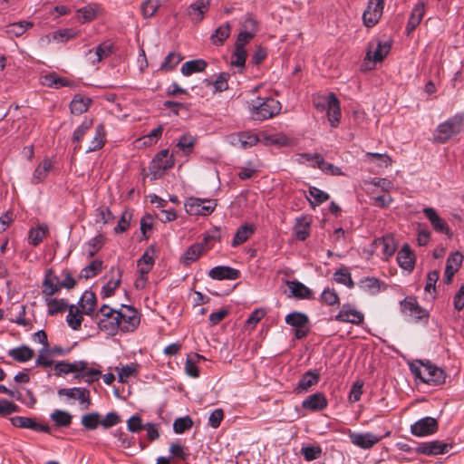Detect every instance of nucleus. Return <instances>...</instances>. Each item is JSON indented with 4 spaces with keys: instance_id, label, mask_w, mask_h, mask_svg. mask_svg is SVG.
<instances>
[{
    "instance_id": "obj_1",
    "label": "nucleus",
    "mask_w": 464,
    "mask_h": 464,
    "mask_svg": "<svg viewBox=\"0 0 464 464\" xmlns=\"http://www.w3.org/2000/svg\"><path fill=\"white\" fill-rule=\"evenodd\" d=\"M94 316L99 330L109 336L116 335L119 331L133 332L140 322L138 311L132 306L124 304L119 310L103 304Z\"/></svg>"
},
{
    "instance_id": "obj_2",
    "label": "nucleus",
    "mask_w": 464,
    "mask_h": 464,
    "mask_svg": "<svg viewBox=\"0 0 464 464\" xmlns=\"http://www.w3.org/2000/svg\"><path fill=\"white\" fill-rule=\"evenodd\" d=\"M410 370L416 378L429 385L438 386L445 382V372L430 361H415L411 363Z\"/></svg>"
},
{
    "instance_id": "obj_3",
    "label": "nucleus",
    "mask_w": 464,
    "mask_h": 464,
    "mask_svg": "<svg viewBox=\"0 0 464 464\" xmlns=\"http://www.w3.org/2000/svg\"><path fill=\"white\" fill-rule=\"evenodd\" d=\"M251 116L256 121H265L277 115L281 111V103L272 97H258L252 101Z\"/></svg>"
},
{
    "instance_id": "obj_4",
    "label": "nucleus",
    "mask_w": 464,
    "mask_h": 464,
    "mask_svg": "<svg viewBox=\"0 0 464 464\" xmlns=\"http://www.w3.org/2000/svg\"><path fill=\"white\" fill-rule=\"evenodd\" d=\"M314 107L319 111H326L328 121L333 128H336L341 120V106L336 95L333 92L319 96L314 100Z\"/></svg>"
},
{
    "instance_id": "obj_5",
    "label": "nucleus",
    "mask_w": 464,
    "mask_h": 464,
    "mask_svg": "<svg viewBox=\"0 0 464 464\" xmlns=\"http://www.w3.org/2000/svg\"><path fill=\"white\" fill-rule=\"evenodd\" d=\"M463 129L464 115L456 114L438 125L434 140L439 143H446L450 138L459 134Z\"/></svg>"
},
{
    "instance_id": "obj_6",
    "label": "nucleus",
    "mask_w": 464,
    "mask_h": 464,
    "mask_svg": "<svg viewBox=\"0 0 464 464\" xmlns=\"http://www.w3.org/2000/svg\"><path fill=\"white\" fill-rule=\"evenodd\" d=\"M185 210L191 216H208L216 208L215 199H203L198 198H188L185 204Z\"/></svg>"
},
{
    "instance_id": "obj_7",
    "label": "nucleus",
    "mask_w": 464,
    "mask_h": 464,
    "mask_svg": "<svg viewBox=\"0 0 464 464\" xmlns=\"http://www.w3.org/2000/svg\"><path fill=\"white\" fill-rule=\"evenodd\" d=\"M213 240H215L214 236L206 235L201 242L191 245L182 256V263L185 266H188L198 260L204 252L212 247L210 242Z\"/></svg>"
},
{
    "instance_id": "obj_8",
    "label": "nucleus",
    "mask_w": 464,
    "mask_h": 464,
    "mask_svg": "<svg viewBox=\"0 0 464 464\" xmlns=\"http://www.w3.org/2000/svg\"><path fill=\"white\" fill-rule=\"evenodd\" d=\"M285 323L295 328V337L298 340L307 336L310 328L308 316L301 312H292L285 316Z\"/></svg>"
},
{
    "instance_id": "obj_9",
    "label": "nucleus",
    "mask_w": 464,
    "mask_h": 464,
    "mask_svg": "<svg viewBox=\"0 0 464 464\" xmlns=\"http://www.w3.org/2000/svg\"><path fill=\"white\" fill-rule=\"evenodd\" d=\"M173 165L174 160L172 156L169 154V150H162L152 160L150 171L153 179H156L160 178L167 169H171Z\"/></svg>"
},
{
    "instance_id": "obj_10",
    "label": "nucleus",
    "mask_w": 464,
    "mask_h": 464,
    "mask_svg": "<svg viewBox=\"0 0 464 464\" xmlns=\"http://www.w3.org/2000/svg\"><path fill=\"white\" fill-rule=\"evenodd\" d=\"M383 8V0H368L367 7L362 14L364 26L372 28L377 24L382 15Z\"/></svg>"
},
{
    "instance_id": "obj_11",
    "label": "nucleus",
    "mask_w": 464,
    "mask_h": 464,
    "mask_svg": "<svg viewBox=\"0 0 464 464\" xmlns=\"http://www.w3.org/2000/svg\"><path fill=\"white\" fill-rule=\"evenodd\" d=\"M348 437L350 441L356 447L362 450H370L376 445L383 436H377L371 432H355L351 430H348ZM390 431H388L384 437H388Z\"/></svg>"
},
{
    "instance_id": "obj_12",
    "label": "nucleus",
    "mask_w": 464,
    "mask_h": 464,
    "mask_svg": "<svg viewBox=\"0 0 464 464\" xmlns=\"http://www.w3.org/2000/svg\"><path fill=\"white\" fill-rule=\"evenodd\" d=\"M401 309L403 314L411 316L415 321L427 322L429 319V312L421 307L415 297L408 296L401 302Z\"/></svg>"
},
{
    "instance_id": "obj_13",
    "label": "nucleus",
    "mask_w": 464,
    "mask_h": 464,
    "mask_svg": "<svg viewBox=\"0 0 464 464\" xmlns=\"http://www.w3.org/2000/svg\"><path fill=\"white\" fill-rule=\"evenodd\" d=\"M57 395L68 399L78 401L83 409H89L91 402L90 391L83 387L61 388L57 391Z\"/></svg>"
},
{
    "instance_id": "obj_14",
    "label": "nucleus",
    "mask_w": 464,
    "mask_h": 464,
    "mask_svg": "<svg viewBox=\"0 0 464 464\" xmlns=\"http://www.w3.org/2000/svg\"><path fill=\"white\" fill-rule=\"evenodd\" d=\"M300 160L302 162H304V161L311 162V165L313 167H317L322 171H324L327 174H331V175H334V176L343 175V172L339 167L334 166L332 163L325 161L321 154L304 153V154L300 155Z\"/></svg>"
},
{
    "instance_id": "obj_15",
    "label": "nucleus",
    "mask_w": 464,
    "mask_h": 464,
    "mask_svg": "<svg viewBox=\"0 0 464 464\" xmlns=\"http://www.w3.org/2000/svg\"><path fill=\"white\" fill-rule=\"evenodd\" d=\"M438 429L439 423L436 419L424 417L411 426V432L416 437H425L436 433Z\"/></svg>"
},
{
    "instance_id": "obj_16",
    "label": "nucleus",
    "mask_w": 464,
    "mask_h": 464,
    "mask_svg": "<svg viewBox=\"0 0 464 464\" xmlns=\"http://www.w3.org/2000/svg\"><path fill=\"white\" fill-rule=\"evenodd\" d=\"M392 41L377 40L369 44L366 57L375 63L382 62L390 53Z\"/></svg>"
},
{
    "instance_id": "obj_17",
    "label": "nucleus",
    "mask_w": 464,
    "mask_h": 464,
    "mask_svg": "<svg viewBox=\"0 0 464 464\" xmlns=\"http://www.w3.org/2000/svg\"><path fill=\"white\" fill-rule=\"evenodd\" d=\"M452 446L440 440H431L420 443L415 449L414 452L426 456H434L449 452Z\"/></svg>"
},
{
    "instance_id": "obj_18",
    "label": "nucleus",
    "mask_w": 464,
    "mask_h": 464,
    "mask_svg": "<svg viewBox=\"0 0 464 464\" xmlns=\"http://www.w3.org/2000/svg\"><path fill=\"white\" fill-rule=\"evenodd\" d=\"M334 319L338 322L360 324L363 322L364 315L351 304H344L339 313L335 315Z\"/></svg>"
},
{
    "instance_id": "obj_19",
    "label": "nucleus",
    "mask_w": 464,
    "mask_h": 464,
    "mask_svg": "<svg viewBox=\"0 0 464 464\" xmlns=\"http://www.w3.org/2000/svg\"><path fill=\"white\" fill-rule=\"evenodd\" d=\"M373 246L385 260L392 256L396 251V242L394 237L391 235L376 238L373 241Z\"/></svg>"
},
{
    "instance_id": "obj_20",
    "label": "nucleus",
    "mask_w": 464,
    "mask_h": 464,
    "mask_svg": "<svg viewBox=\"0 0 464 464\" xmlns=\"http://www.w3.org/2000/svg\"><path fill=\"white\" fill-rule=\"evenodd\" d=\"M328 406V400L323 392H314L308 395L302 401V408L311 412H317Z\"/></svg>"
},
{
    "instance_id": "obj_21",
    "label": "nucleus",
    "mask_w": 464,
    "mask_h": 464,
    "mask_svg": "<svg viewBox=\"0 0 464 464\" xmlns=\"http://www.w3.org/2000/svg\"><path fill=\"white\" fill-rule=\"evenodd\" d=\"M61 290V281L59 277L48 269L45 272L44 278L42 284V293L44 296H53Z\"/></svg>"
},
{
    "instance_id": "obj_22",
    "label": "nucleus",
    "mask_w": 464,
    "mask_h": 464,
    "mask_svg": "<svg viewBox=\"0 0 464 464\" xmlns=\"http://www.w3.org/2000/svg\"><path fill=\"white\" fill-rule=\"evenodd\" d=\"M208 276L213 280H237L240 277V271L227 266H218L208 271Z\"/></svg>"
},
{
    "instance_id": "obj_23",
    "label": "nucleus",
    "mask_w": 464,
    "mask_h": 464,
    "mask_svg": "<svg viewBox=\"0 0 464 464\" xmlns=\"http://www.w3.org/2000/svg\"><path fill=\"white\" fill-rule=\"evenodd\" d=\"M11 423L17 428L30 429L34 431L50 432V427L45 424L37 423L34 420L24 416H14L11 419Z\"/></svg>"
},
{
    "instance_id": "obj_24",
    "label": "nucleus",
    "mask_w": 464,
    "mask_h": 464,
    "mask_svg": "<svg viewBox=\"0 0 464 464\" xmlns=\"http://www.w3.org/2000/svg\"><path fill=\"white\" fill-rule=\"evenodd\" d=\"M245 30L241 31L238 35L235 44V47L237 48H245L246 44H247L256 35L257 31L256 22L248 18L244 23Z\"/></svg>"
},
{
    "instance_id": "obj_25",
    "label": "nucleus",
    "mask_w": 464,
    "mask_h": 464,
    "mask_svg": "<svg viewBox=\"0 0 464 464\" xmlns=\"http://www.w3.org/2000/svg\"><path fill=\"white\" fill-rule=\"evenodd\" d=\"M398 265L404 270L412 271L415 265V256L410 246L405 244L397 254Z\"/></svg>"
},
{
    "instance_id": "obj_26",
    "label": "nucleus",
    "mask_w": 464,
    "mask_h": 464,
    "mask_svg": "<svg viewBox=\"0 0 464 464\" xmlns=\"http://www.w3.org/2000/svg\"><path fill=\"white\" fill-rule=\"evenodd\" d=\"M424 216L429 219L432 227L440 232L446 235L450 234V228L447 222L442 219L432 208H425L423 209Z\"/></svg>"
},
{
    "instance_id": "obj_27",
    "label": "nucleus",
    "mask_w": 464,
    "mask_h": 464,
    "mask_svg": "<svg viewBox=\"0 0 464 464\" xmlns=\"http://www.w3.org/2000/svg\"><path fill=\"white\" fill-rule=\"evenodd\" d=\"M208 6L209 0H196L188 7V14L193 22H201Z\"/></svg>"
},
{
    "instance_id": "obj_28",
    "label": "nucleus",
    "mask_w": 464,
    "mask_h": 464,
    "mask_svg": "<svg viewBox=\"0 0 464 464\" xmlns=\"http://www.w3.org/2000/svg\"><path fill=\"white\" fill-rule=\"evenodd\" d=\"M154 253V247L150 246L137 261L139 274L148 275L151 271L155 263Z\"/></svg>"
},
{
    "instance_id": "obj_29",
    "label": "nucleus",
    "mask_w": 464,
    "mask_h": 464,
    "mask_svg": "<svg viewBox=\"0 0 464 464\" xmlns=\"http://www.w3.org/2000/svg\"><path fill=\"white\" fill-rule=\"evenodd\" d=\"M80 32L72 28L59 29L51 34H47L43 40L46 43L55 41L58 43H65L71 39L76 38Z\"/></svg>"
},
{
    "instance_id": "obj_30",
    "label": "nucleus",
    "mask_w": 464,
    "mask_h": 464,
    "mask_svg": "<svg viewBox=\"0 0 464 464\" xmlns=\"http://www.w3.org/2000/svg\"><path fill=\"white\" fill-rule=\"evenodd\" d=\"M53 161L49 158H45L34 169L32 177V183L38 184L43 182L48 176L49 172L53 169Z\"/></svg>"
},
{
    "instance_id": "obj_31",
    "label": "nucleus",
    "mask_w": 464,
    "mask_h": 464,
    "mask_svg": "<svg viewBox=\"0 0 464 464\" xmlns=\"http://www.w3.org/2000/svg\"><path fill=\"white\" fill-rule=\"evenodd\" d=\"M319 380V373L308 371L300 378L295 390L298 393L306 392L311 387L316 385Z\"/></svg>"
},
{
    "instance_id": "obj_32",
    "label": "nucleus",
    "mask_w": 464,
    "mask_h": 464,
    "mask_svg": "<svg viewBox=\"0 0 464 464\" xmlns=\"http://www.w3.org/2000/svg\"><path fill=\"white\" fill-rule=\"evenodd\" d=\"M311 219L308 217L296 218L294 233L298 240L304 241L310 235Z\"/></svg>"
},
{
    "instance_id": "obj_33",
    "label": "nucleus",
    "mask_w": 464,
    "mask_h": 464,
    "mask_svg": "<svg viewBox=\"0 0 464 464\" xmlns=\"http://www.w3.org/2000/svg\"><path fill=\"white\" fill-rule=\"evenodd\" d=\"M92 119L85 118L82 122L74 130L72 137V142L76 143L74 150H79L81 149L80 143L82 140L84 135L92 129Z\"/></svg>"
},
{
    "instance_id": "obj_34",
    "label": "nucleus",
    "mask_w": 464,
    "mask_h": 464,
    "mask_svg": "<svg viewBox=\"0 0 464 464\" xmlns=\"http://www.w3.org/2000/svg\"><path fill=\"white\" fill-rule=\"evenodd\" d=\"M425 14V5L423 3H420L414 6L411 11V16L407 23L406 30L408 34H411L412 31L416 29V27L420 24Z\"/></svg>"
},
{
    "instance_id": "obj_35",
    "label": "nucleus",
    "mask_w": 464,
    "mask_h": 464,
    "mask_svg": "<svg viewBox=\"0 0 464 464\" xmlns=\"http://www.w3.org/2000/svg\"><path fill=\"white\" fill-rule=\"evenodd\" d=\"M101 9L97 5H88L77 9V18L82 24L93 21L100 14Z\"/></svg>"
},
{
    "instance_id": "obj_36",
    "label": "nucleus",
    "mask_w": 464,
    "mask_h": 464,
    "mask_svg": "<svg viewBox=\"0 0 464 464\" xmlns=\"http://www.w3.org/2000/svg\"><path fill=\"white\" fill-rule=\"evenodd\" d=\"M208 63L203 59H195L184 63L181 66L180 72L184 76H189L193 73H198L205 71Z\"/></svg>"
},
{
    "instance_id": "obj_37",
    "label": "nucleus",
    "mask_w": 464,
    "mask_h": 464,
    "mask_svg": "<svg viewBox=\"0 0 464 464\" xmlns=\"http://www.w3.org/2000/svg\"><path fill=\"white\" fill-rule=\"evenodd\" d=\"M463 256L459 252H455L448 257L445 268L446 281L450 282L454 274L458 271L462 263Z\"/></svg>"
},
{
    "instance_id": "obj_38",
    "label": "nucleus",
    "mask_w": 464,
    "mask_h": 464,
    "mask_svg": "<svg viewBox=\"0 0 464 464\" xmlns=\"http://www.w3.org/2000/svg\"><path fill=\"white\" fill-rule=\"evenodd\" d=\"M34 355V350L26 345H22L8 351V356L19 362H26L33 359Z\"/></svg>"
},
{
    "instance_id": "obj_39",
    "label": "nucleus",
    "mask_w": 464,
    "mask_h": 464,
    "mask_svg": "<svg viewBox=\"0 0 464 464\" xmlns=\"http://www.w3.org/2000/svg\"><path fill=\"white\" fill-rule=\"evenodd\" d=\"M255 232V226L252 225V224H245V225H242L240 226L233 239H232V246L236 247V246H238L239 245L243 244L244 242H246Z\"/></svg>"
},
{
    "instance_id": "obj_40",
    "label": "nucleus",
    "mask_w": 464,
    "mask_h": 464,
    "mask_svg": "<svg viewBox=\"0 0 464 464\" xmlns=\"http://www.w3.org/2000/svg\"><path fill=\"white\" fill-rule=\"evenodd\" d=\"M106 130L103 124H98L95 128V133L92 140L90 142L87 153L96 151L103 147L105 144Z\"/></svg>"
},
{
    "instance_id": "obj_41",
    "label": "nucleus",
    "mask_w": 464,
    "mask_h": 464,
    "mask_svg": "<svg viewBox=\"0 0 464 464\" xmlns=\"http://www.w3.org/2000/svg\"><path fill=\"white\" fill-rule=\"evenodd\" d=\"M41 83L49 88L59 89L64 86H71V82L63 77H59L56 73H48L41 77Z\"/></svg>"
},
{
    "instance_id": "obj_42",
    "label": "nucleus",
    "mask_w": 464,
    "mask_h": 464,
    "mask_svg": "<svg viewBox=\"0 0 464 464\" xmlns=\"http://www.w3.org/2000/svg\"><path fill=\"white\" fill-rule=\"evenodd\" d=\"M205 360L206 358L198 353H192L188 355L185 362V372L192 378H198L199 376V369L198 367V363L200 361Z\"/></svg>"
},
{
    "instance_id": "obj_43",
    "label": "nucleus",
    "mask_w": 464,
    "mask_h": 464,
    "mask_svg": "<svg viewBox=\"0 0 464 464\" xmlns=\"http://www.w3.org/2000/svg\"><path fill=\"white\" fill-rule=\"evenodd\" d=\"M92 100L82 95H75L70 103V110L72 114L81 115L87 111Z\"/></svg>"
},
{
    "instance_id": "obj_44",
    "label": "nucleus",
    "mask_w": 464,
    "mask_h": 464,
    "mask_svg": "<svg viewBox=\"0 0 464 464\" xmlns=\"http://www.w3.org/2000/svg\"><path fill=\"white\" fill-rule=\"evenodd\" d=\"M81 310L87 315H93L96 309V296L92 292H85L79 301Z\"/></svg>"
},
{
    "instance_id": "obj_45",
    "label": "nucleus",
    "mask_w": 464,
    "mask_h": 464,
    "mask_svg": "<svg viewBox=\"0 0 464 464\" xmlns=\"http://www.w3.org/2000/svg\"><path fill=\"white\" fill-rule=\"evenodd\" d=\"M287 285L293 296L300 299H311L312 291L299 281H288Z\"/></svg>"
},
{
    "instance_id": "obj_46",
    "label": "nucleus",
    "mask_w": 464,
    "mask_h": 464,
    "mask_svg": "<svg viewBox=\"0 0 464 464\" xmlns=\"http://www.w3.org/2000/svg\"><path fill=\"white\" fill-rule=\"evenodd\" d=\"M231 27L229 23H225L218 26L210 36L212 44L216 46L222 45L229 37Z\"/></svg>"
},
{
    "instance_id": "obj_47",
    "label": "nucleus",
    "mask_w": 464,
    "mask_h": 464,
    "mask_svg": "<svg viewBox=\"0 0 464 464\" xmlns=\"http://www.w3.org/2000/svg\"><path fill=\"white\" fill-rule=\"evenodd\" d=\"M44 297L48 308V314L50 315H54L59 313L65 312L69 308V305L64 299L53 298L52 296Z\"/></svg>"
},
{
    "instance_id": "obj_48",
    "label": "nucleus",
    "mask_w": 464,
    "mask_h": 464,
    "mask_svg": "<svg viewBox=\"0 0 464 464\" xmlns=\"http://www.w3.org/2000/svg\"><path fill=\"white\" fill-rule=\"evenodd\" d=\"M68 310V314L66 317V322L68 325L73 329L78 330L81 328L82 318V312L75 305H70Z\"/></svg>"
},
{
    "instance_id": "obj_49",
    "label": "nucleus",
    "mask_w": 464,
    "mask_h": 464,
    "mask_svg": "<svg viewBox=\"0 0 464 464\" xmlns=\"http://www.w3.org/2000/svg\"><path fill=\"white\" fill-rule=\"evenodd\" d=\"M305 196L313 207L321 205L329 198L328 193L315 187H309L308 195Z\"/></svg>"
},
{
    "instance_id": "obj_50",
    "label": "nucleus",
    "mask_w": 464,
    "mask_h": 464,
    "mask_svg": "<svg viewBox=\"0 0 464 464\" xmlns=\"http://www.w3.org/2000/svg\"><path fill=\"white\" fill-rule=\"evenodd\" d=\"M48 228L45 225H39L29 230L28 241L33 246H38L46 237Z\"/></svg>"
},
{
    "instance_id": "obj_51",
    "label": "nucleus",
    "mask_w": 464,
    "mask_h": 464,
    "mask_svg": "<svg viewBox=\"0 0 464 464\" xmlns=\"http://www.w3.org/2000/svg\"><path fill=\"white\" fill-rule=\"evenodd\" d=\"M50 418L59 427H69L72 420L71 413L62 410H54Z\"/></svg>"
},
{
    "instance_id": "obj_52",
    "label": "nucleus",
    "mask_w": 464,
    "mask_h": 464,
    "mask_svg": "<svg viewBox=\"0 0 464 464\" xmlns=\"http://www.w3.org/2000/svg\"><path fill=\"white\" fill-rule=\"evenodd\" d=\"M334 279L336 283L343 285L352 289L354 287V282L352 279L351 273L347 267H341L334 274Z\"/></svg>"
},
{
    "instance_id": "obj_53",
    "label": "nucleus",
    "mask_w": 464,
    "mask_h": 464,
    "mask_svg": "<svg viewBox=\"0 0 464 464\" xmlns=\"http://www.w3.org/2000/svg\"><path fill=\"white\" fill-rule=\"evenodd\" d=\"M34 24L32 22L19 21L9 24L6 28V33L10 36L18 37L24 34Z\"/></svg>"
},
{
    "instance_id": "obj_54",
    "label": "nucleus",
    "mask_w": 464,
    "mask_h": 464,
    "mask_svg": "<svg viewBox=\"0 0 464 464\" xmlns=\"http://www.w3.org/2000/svg\"><path fill=\"white\" fill-rule=\"evenodd\" d=\"M182 56L176 52H170L163 60L160 64V70L169 72L174 70L177 65L181 62Z\"/></svg>"
},
{
    "instance_id": "obj_55",
    "label": "nucleus",
    "mask_w": 464,
    "mask_h": 464,
    "mask_svg": "<svg viewBox=\"0 0 464 464\" xmlns=\"http://www.w3.org/2000/svg\"><path fill=\"white\" fill-rule=\"evenodd\" d=\"M359 287L367 294L374 295L380 291V281L375 277H365L359 282Z\"/></svg>"
},
{
    "instance_id": "obj_56",
    "label": "nucleus",
    "mask_w": 464,
    "mask_h": 464,
    "mask_svg": "<svg viewBox=\"0 0 464 464\" xmlns=\"http://www.w3.org/2000/svg\"><path fill=\"white\" fill-rule=\"evenodd\" d=\"M246 56L247 53L246 48L235 47L230 60L231 66L239 68V70L242 71L246 64Z\"/></svg>"
},
{
    "instance_id": "obj_57",
    "label": "nucleus",
    "mask_w": 464,
    "mask_h": 464,
    "mask_svg": "<svg viewBox=\"0 0 464 464\" xmlns=\"http://www.w3.org/2000/svg\"><path fill=\"white\" fill-rule=\"evenodd\" d=\"M365 161L376 163L378 167H388L392 163L391 158L387 154L367 152Z\"/></svg>"
},
{
    "instance_id": "obj_58",
    "label": "nucleus",
    "mask_w": 464,
    "mask_h": 464,
    "mask_svg": "<svg viewBox=\"0 0 464 464\" xmlns=\"http://www.w3.org/2000/svg\"><path fill=\"white\" fill-rule=\"evenodd\" d=\"M160 6V0H145L140 5L142 16L144 18L152 17Z\"/></svg>"
},
{
    "instance_id": "obj_59",
    "label": "nucleus",
    "mask_w": 464,
    "mask_h": 464,
    "mask_svg": "<svg viewBox=\"0 0 464 464\" xmlns=\"http://www.w3.org/2000/svg\"><path fill=\"white\" fill-rule=\"evenodd\" d=\"M117 276L112 277L102 286V297H110L114 294L115 289L120 285L121 283V271L117 270Z\"/></svg>"
},
{
    "instance_id": "obj_60",
    "label": "nucleus",
    "mask_w": 464,
    "mask_h": 464,
    "mask_svg": "<svg viewBox=\"0 0 464 464\" xmlns=\"http://www.w3.org/2000/svg\"><path fill=\"white\" fill-rule=\"evenodd\" d=\"M100 414L92 412L82 416L81 423L85 430H95L100 425Z\"/></svg>"
},
{
    "instance_id": "obj_61",
    "label": "nucleus",
    "mask_w": 464,
    "mask_h": 464,
    "mask_svg": "<svg viewBox=\"0 0 464 464\" xmlns=\"http://www.w3.org/2000/svg\"><path fill=\"white\" fill-rule=\"evenodd\" d=\"M195 144H196L195 137H193L189 134H184L179 139L177 146L185 154H188L192 151Z\"/></svg>"
},
{
    "instance_id": "obj_62",
    "label": "nucleus",
    "mask_w": 464,
    "mask_h": 464,
    "mask_svg": "<svg viewBox=\"0 0 464 464\" xmlns=\"http://www.w3.org/2000/svg\"><path fill=\"white\" fill-rule=\"evenodd\" d=\"M300 453L306 461H313L319 459L322 455V448L320 446L302 447Z\"/></svg>"
},
{
    "instance_id": "obj_63",
    "label": "nucleus",
    "mask_w": 464,
    "mask_h": 464,
    "mask_svg": "<svg viewBox=\"0 0 464 464\" xmlns=\"http://www.w3.org/2000/svg\"><path fill=\"white\" fill-rule=\"evenodd\" d=\"M102 269V262L101 260H93L89 266H85L82 272L81 276L88 279L95 276Z\"/></svg>"
},
{
    "instance_id": "obj_64",
    "label": "nucleus",
    "mask_w": 464,
    "mask_h": 464,
    "mask_svg": "<svg viewBox=\"0 0 464 464\" xmlns=\"http://www.w3.org/2000/svg\"><path fill=\"white\" fill-rule=\"evenodd\" d=\"M193 426V421L189 416L178 418L174 420L173 430L177 434H181Z\"/></svg>"
}]
</instances>
